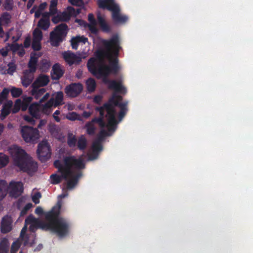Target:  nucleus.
<instances>
[{
  "mask_svg": "<svg viewBox=\"0 0 253 253\" xmlns=\"http://www.w3.org/2000/svg\"><path fill=\"white\" fill-rule=\"evenodd\" d=\"M77 141V140L75 136H72V134H69L67 139V143L70 147H75Z\"/></svg>",
  "mask_w": 253,
  "mask_h": 253,
  "instance_id": "nucleus-38",
  "label": "nucleus"
},
{
  "mask_svg": "<svg viewBox=\"0 0 253 253\" xmlns=\"http://www.w3.org/2000/svg\"><path fill=\"white\" fill-rule=\"evenodd\" d=\"M47 3L46 2H42L41 3L38 8V10L42 12L43 10L45 9L47 6Z\"/></svg>",
  "mask_w": 253,
  "mask_h": 253,
  "instance_id": "nucleus-58",
  "label": "nucleus"
},
{
  "mask_svg": "<svg viewBox=\"0 0 253 253\" xmlns=\"http://www.w3.org/2000/svg\"><path fill=\"white\" fill-rule=\"evenodd\" d=\"M50 25V20H43V19H40L37 24L38 27L44 31L47 30Z\"/></svg>",
  "mask_w": 253,
  "mask_h": 253,
  "instance_id": "nucleus-32",
  "label": "nucleus"
},
{
  "mask_svg": "<svg viewBox=\"0 0 253 253\" xmlns=\"http://www.w3.org/2000/svg\"><path fill=\"white\" fill-rule=\"evenodd\" d=\"M42 197V194L40 192H37L34 194L32 197L33 202L35 204H38L40 203V199Z\"/></svg>",
  "mask_w": 253,
  "mask_h": 253,
  "instance_id": "nucleus-44",
  "label": "nucleus"
},
{
  "mask_svg": "<svg viewBox=\"0 0 253 253\" xmlns=\"http://www.w3.org/2000/svg\"><path fill=\"white\" fill-rule=\"evenodd\" d=\"M8 242L4 238L0 242V253H8Z\"/></svg>",
  "mask_w": 253,
  "mask_h": 253,
  "instance_id": "nucleus-34",
  "label": "nucleus"
},
{
  "mask_svg": "<svg viewBox=\"0 0 253 253\" xmlns=\"http://www.w3.org/2000/svg\"><path fill=\"white\" fill-rule=\"evenodd\" d=\"M61 204L58 203L57 206H54L46 213L45 217L46 220L45 230H50L60 238L68 236L70 232L71 224L69 220L60 217Z\"/></svg>",
  "mask_w": 253,
  "mask_h": 253,
  "instance_id": "nucleus-2",
  "label": "nucleus"
},
{
  "mask_svg": "<svg viewBox=\"0 0 253 253\" xmlns=\"http://www.w3.org/2000/svg\"><path fill=\"white\" fill-rule=\"evenodd\" d=\"M54 166L62 174V177L65 180L75 176L72 170L73 168L82 169L85 167L83 159H76L74 156L65 157L64 158V164L60 160H56L54 162Z\"/></svg>",
  "mask_w": 253,
  "mask_h": 253,
  "instance_id": "nucleus-4",
  "label": "nucleus"
},
{
  "mask_svg": "<svg viewBox=\"0 0 253 253\" xmlns=\"http://www.w3.org/2000/svg\"><path fill=\"white\" fill-rule=\"evenodd\" d=\"M49 99H52L54 107L61 105L63 104V93L62 91H58L55 94V97H52Z\"/></svg>",
  "mask_w": 253,
  "mask_h": 253,
  "instance_id": "nucleus-27",
  "label": "nucleus"
},
{
  "mask_svg": "<svg viewBox=\"0 0 253 253\" xmlns=\"http://www.w3.org/2000/svg\"><path fill=\"white\" fill-rule=\"evenodd\" d=\"M32 48L34 51H39L42 48L41 41L33 40Z\"/></svg>",
  "mask_w": 253,
  "mask_h": 253,
  "instance_id": "nucleus-42",
  "label": "nucleus"
},
{
  "mask_svg": "<svg viewBox=\"0 0 253 253\" xmlns=\"http://www.w3.org/2000/svg\"><path fill=\"white\" fill-rule=\"evenodd\" d=\"M86 89L89 92H93L96 88V84L93 78H90L86 81Z\"/></svg>",
  "mask_w": 253,
  "mask_h": 253,
  "instance_id": "nucleus-30",
  "label": "nucleus"
},
{
  "mask_svg": "<svg viewBox=\"0 0 253 253\" xmlns=\"http://www.w3.org/2000/svg\"><path fill=\"white\" fill-rule=\"evenodd\" d=\"M41 56L35 52H32L30 54V58L28 64V71L32 73H35L37 70V66L38 62V58Z\"/></svg>",
  "mask_w": 253,
  "mask_h": 253,
  "instance_id": "nucleus-17",
  "label": "nucleus"
},
{
  "mask_svg": "<svg viewBox=\"0 0 253 253\" xmlns=\"http://www.w3.org/2000/svg\"><path fill=\"white\" fill-rule=\"evenodd\" d=\"M82 173L81 172H79L75 174V176L68 180L63 184L62 191L63 193L59 196L61 198H64L68 195L67 190H72L74 188L76 185L78 184L80 178L82 176Z\"/></svg>",
  "mask_w": 253,
  "mask_h": 253,
  "instance_id": "nucleus-11",
  "label": "nucleus"
},
{
  "mask_svg": "<svg viewBox=\"0 0 253 253\" xmlns=\"http://www.w3.org/2000/svg\"><path fill=\"white\" fill-rule=\"evenodd\" d=\"M31 44V38L30 37H27L25 38L24 42H23V46L27 48L30 47Z\"/></svg>",
  "mask_w": 253,
  "mask_h": 253,
  "instance_id": "nucleus-52",
  "label": "nucleus"
},
{
  "mask_svg": "<svg viewBox=\"0 0 253 253\" xmlns=\"http://www.w3.org/2000/svg\"><path fill=\"white\" fill-rule=\"evenodd\" d=\"M38 228H41V227L35 223L31 224L29 226V229L30 231L35 233Z\"/></svg>",
  "mask_w": 253,
  "mask_h": 253,
  "instance_id": "nucleus-51",
  "label": "nucleus"
},
{
  "mask_svg": "<svg viewBox=\"0 0 253 253\" xmlns=\"http://www.w3.org/2000/svg\"><path fill=\"white\" fill-rule=\"evenodd\" d=\"M28 111L30 114L36 119L40 117V105L38 104H32L30 105L28 108Z\"/></svg>",
  "mask_w": 253,
  "mask_h": 253,
  "instance_id": "nucleus-25",
  "label": "nucleus"
},
{
  "mask_svg": "<svg viewBox=\"0 0 253 253\" xmlns=\"http://www.w3.org/2000/svg\"><path fill=\"white\" fill-rule=\"evenodd\" d=\"M22 136L26 142H34L39 138V131L36 128L27 126H23L21 130Z\"/></svg>",
  "mask_w": 253,
  "mask_h": 253,
  "instance_id": "nucleus-9",
  "label": "nucleus"
},
{
  "mask_svg": "<svg viewBox=\"0 0 253 253\" xmlns=\"http://www.w3.org/2000/svg\"><path fill=\"white\" fill-rule=\"evenodd\" d=\"M88 20L90 22L89 24H92L93 23V24L97 23V22H96V20L95 19L92 13H89L88 15Z\"/></svg>",
  "mask_w": 253,
  "mask_h": 253,
  "instance_id": "nucleus-56",
  "label": "nucleus"
},
{
  "mask_svg": "<svg viewBox=\"0 0 253 253\" xmlns=\"http://www.w3.org/2000/svg\"><path fill=\"white\" fill-rule=\"evenodd\" d=\"M20 248V244L18 242H14L11 247L10 253H16Z\"/></svg>",
  "mask_w": 253,
  "mask_h": 253,
  "instance_id": "nucleus-45",
  "label": "nucleus"
},
{
  "mask_svg": "<svg viewBox=\"0 0 253 253\" xmlns=\"http://www.w3.org/2000/svg\"><path fill=\"white\" fill-rule=\"evenodd\" d=\"M71 42L72 48L74 49H77L78 48L79 43V42L78 41L77 37H76L72 39Z\"/></svg>",
  "mask_w": 253,
  "mask_h": 253,
  "instance_id": "nucleus-47",
  "label": "nucleus"
},
{
  "mask_svg": "<svg viewBox=\"0 0 253 253\" xmlns=\"http://www.w3.org/2000/svg\"><path fill=\"white\" fill-rule=\"evenodd\" d=\"M34 73L28 70H25L23 72V76L21 77V83L23 86L27 87L32 83L34 79Z\"/></svg>",
  "mask_w": 253,
  "mask_h": 253,
  "instance_id": "nucleus-18",
  "label": "nucleus"
},
{
  "mask_svg": "<svg viewBox=\"0 0 253 253\" xmlns=\"http://www.w3.org/2000/svg\"><path fill=\"white\" fill-rule=\"evenodd\" d=\"M52 22L54 24H57L59 22L62 21L60 14H57L56 16H54L51 19Z\"/></svg>",
  "mask_w": 253,
  "mask_h": 253,
  "instance_id": "nucleus-53",
  "label": "nucleus"
},
{
  "mask_svg": "<svg viewBox=\"0 0 253 253\" xmlns=\"http://www.w3.org/2000/svg\"><path fill=\"white\" fill-rule=\"evenodd\" d=\"M92 152L90 159H95L97 158L99 153L102 150V146L100 142L94 141L92 145Z\"/></svg>",
  "mask_w": 253,
  "mask_h": 253,
  "instance_id": "nucleus-23",
  "label": "nucleus"
},
{
  "mask_svg": "<svg viewBox=\"0 0 253 253\" xmlns=\"http://www.w3.org/2000/svg\"><path fill=\"white\" fill-rule=\"evenodd\" d=\"M12 219L8 215L4 216L2 218L0 224V230L2 233L9 232L12 229Z\"/></svg>",
  "mask_w": 253,
  "mask_h": 253,
  "instance_id": "nucleus-16",
  "label": "nucleus"
},
{
  "mask_svg": "<svg viewBox=\"0 0 253 253\" xmlns=\"http://www.w3.org/2000/svg\"><path fill=\"white\" fill-rule=\"evenodd\" d=\"M83 86L81 83H72L66 86L65 92L66 95L71 97L78 96L83 91Z\"/></svg>",
  "mask_w": 253,
  "mask_h": 253,
  "instance_id": "nucleus-13",
  "label": "nucleus"
},
{
  "mask_svg": "<svg viewBox=\"0 0 253 253\" xmlns=\"http://www.w3.org/2000/svg\"><path fill=\"white\" fill-rule=\"evenodd\" d=\"M8 162V157L6 155L2 154L0 155V169L6 166Z\"/></svg>",
  "mask_w": 253,
  "mask_h": 253,
  "instance_id": "nucleus-39",
  "label": "nucleus"
},
{
  "mask_svg": "<svg viewBox=\"0 0 253 253\" xmlns=\"http://www.w3.org/2000/svg\"><path fill=\"white\" fill-rule=\"evenodd\" d=\"M12 97L17 98L19 97L22 93V90L20 88L13 87L10 90Z\"/></svg>",
  "mask_w": 253,
  "mask_h": 253,
  "instance_id": "nucleus-40",
  "label": "nucleus"
},
{
  "mask_svg": "<svg viewBox=\"0 0 253 253\" xmlns=\"http://www.w3.org/2000/svg\"><path fill=\"white\" fill-rule=\"evenodd\" d=\"M68 31L66 24L61 23L57 26L54 31L50 33V41L53 46H58L65 39Z\"/></svg>",
  "mask_w": 253,
  "mask_h": 253,
  "instance_id": "nucleus-7",
  "label": "nucleus"
},
{
  "mask_svg": "<svg viewBox=\"0 0 253 253\" xmlns=\"http://www.w3.org/2000/svg\"><path fill=\"white\" fill-rule=\"evenodd\" d=\"M84 128L86 129V133L89 135L92 136L95 134L96 128L91 122H87Z\"/></svg>",
  "mask_w": 253,
  "mask_h": 253,
  "instance_id": "nucleus-28",
  "label": "nucleus"
},
{
  "mask_svg": "<svg viewBox=\"0 0 253 253\" xmlns=\"http://www.w3.org/2000/svg\"><path fill=\"white\" fill-rule=\"evenodd\" d=\"M6 194L7 192L0 186V201L5 197Z\"/></svg>",
  "mask_w": 253,
  "mask_h": 253,
  "instance_id": "nucleus-60",
  "label": "nucleus"
},
{
  "mask_svg": "<svg viewBox=\"0 0 253 253\" xmlns=\"http://www.w3.org/2000/svg\"><path fill=\"white\" fill-rule=\"evenodd\" d=\"M104 49L97 50L95 55L98 60L90 58L87 61L88 71L97 79H102L103 82L108 85V88L116 91L126 93V88L121 83L108 79L110 74H116L119 69L118 56L121 48L118 35H114L108 40L102 42Z\"/></svg>",
  "mask_w": 253,
  "mask_h": 253,
  "instance_id": "nucleus-1",
  "label": "nucleus"
},
{
  "mask_svg": "<svg viewBox=\"0 0 253 253\" xmlns=\"http://www.w3.org/2000/svg\"><path fill=\"white\" fill-rule=\"evenodd\" d=\"M62 55L65 61L70 66L74 64L78 65L82 61V58L80 56L77 55L71 51H65Z\"/></svg>",
  "mask_w": 253,
  "mask_h": 253,
  "instance_id": "nucleus-14",
  "label": "nucleus"
},
{
  "mask_svg": "<svg viewBox=\"0 0 253 253\" xmlns=\"http://www.w3.org/2000/svg\"><path fill=\"white\" fill-rule=\"evenodd\" d=\"M51 15L49 13V12H45L43 13H42V17L41 19H43V20H50V16Z\"/></svg>",
  "mask_w": 253,
  "mask_h": 253,
  "instance_id": "nucleus-59",
  "label": "nucleus"
},
{
  "mask_svg": "<svg viewBox=\"0 0 253 253\" xmlns=\"http://www.w3.org/2000/svg\"><path fill=\"white\" fill-rule=\"evenodd\" d=\"M10 47L12 51H16L23 47V46L21 44H20L17 43H14L11 44Z\"/></svg>",
  "mask_w": 253,
  "mask_h": 253,
  "instance_id": "nucleus-49",
  "label": "nucleus"
},
{
  "mask_svg": "<svg viewBox=\"0 0 253 253\" xmlns=\"http://www.w3.org/2000/svg\"><path fill=\"white\" fill-rule=\"evenodd\" d=\"M78 115L75 112H72L70 114V116L68 117V119L71 121H75L77 120Z\"/></svg>",
  "mask_w": 253,
  "mask_h": 253,
  "instance_id": "nucleus-57",
  "label": "nucleus"
},
{
  "mask_svg": "<svg viewBox=\"0 0 253 253\" xmlns=\"http://www.w3.org/2000/svg\"><path fill=\"white\" fill-rule=\"evenodd\" d=\"M97 3L99 8L112 11V17L115 22L125 23L128 20L126 15L120 14V7L115 2L114 0H98Z\"/></svg>",
  "mask_w": 253,
  "mask_h": 253,
  "instance_id": "nucleus-6",
  "label": "nucleus"
},
{
  "mask_svg": "<svg viewBox=\"0 0 253 253\" xmlns=\"http://www.w3.org/2000/svg\"><path fill=\"white\" fill-rule=\"evenodd\" d=\"M43 34L41 30L36 28L33 33V40L42 41Z\"/></svg>",
  "mask_w": 253,
  "mask_h": 253,
  "instance_id": "nucleus-36",
  "label": "nucleus"
},
{
  "mask_svg": "<svg viewBox=\"0 0 253 253\" xmlns=\"http://www.w3.org/2000/svg\"><path fill=\"white\" fill-rule=\"evenodd\" d=\"M64 71L58 64L53 65L51 72V77L53 80H58L64 74Z\"/></svg>",
  "mask_w": 253,
  "mask_h": 253,
  "instance_id": "nucleus-19",
  "label": "nucleus"
},
{
  "mask_svg": "<svg viewBox=\"0 0 253 253\" xmlns=\"http://www.w3.org/2000/svg\"><path fill=\"white\" fill-rule=\"evenodd\" d=\"M50 178L51 179V183L53 184H57L61 182L62 180L64 178L62 177V174L61 175H59L57 174H52L50 175Z\"/></svg>",
  "mask_w": 253,
  "mask_h": 253,
  "instance_id": "nucleus-37",
  "label": "nucleus"
},
{
  "mask_svg": "<svg viewBox=\"0 0 253 253\" xmlns=\"http://www.w3.org/2000/svg\"><path fill=\"white\" fill-rule=\"evenodd\" d=\"M122 100L123 97L122 96L114 94L106 102L109 104L110 107L113 109V115L115 118L116 115L115 107L118 106L120 108V111L118 114V119L120 121H122L127 112V102L122 103L121 102Z\"/></svg>",
  "mask_w": 253,
  "mask_h": 253,
  "instance_id": "nucleus-8",
  "label": "nucleus"
},
{
  "mask_svg": "<svg viewBox=\"0 0 253 253\" xmlns=\"http://www.w3.org/2000/svg\"><path fill=\"white\" fill-rule=\"evenodd\" d=\"M36 214L41 215L43 213V209L41 207H37L35 211Z\"/></svg>",
  "mask_w": 253,
  "mask_h": 253,
  "instance_id": "nucleus-64",
  "label": "nucleus"
},
{
  "mask_svg": "<svg viewBox=\"0 0 253 253\" xmlns=\"http://www.w3.org/2000/svg\"><path fill=\"white\" fill-rule=\"evenodd\" d=\"M12 102L9 100L3 105L0 115L1 119H4L10 113L11 108L12 106Z\"/></svg>",
  "mask_w": 253,
  "mask_h": 253,
  "instance_id": "nucleus-26",
  "label": "nucleus"
},
{
  "mask_svg": "<svg viewBox=\"0 0 253 253\" xmlns=\"http://www.w3.org/2000/svg\"><path fill=\"white\" fill-rule=\"evenodd\" d=\"M77 37L78 39L79 43L83 42L84 43H85L88 41V39L84 36H77Z\"/></svg>",
  "mask_w": 253,
  "mask_h": 253,
  "instance_id": "nucleus-61",
  "label": "nucleus"
},
{
  "mask_svg": "<svg viewBox=\"0 0 253 253\" xmlns=\"http://www.w3.org/2000/svg\"><path fill=\"white\" fill-rule=\"evenodd\" d=\"M37 154L39 160L44 162L51 157V149L47 141H42L38 146Z\"/></svg>",
  "mask_w": 253,
  "mask_h": 253,
  "instance_id": "nucleus-10",
  "label": "nucleus"
},
{
  "mask_svg": "<svg viewBox=\"0 0 253 253\" xmlns=\"http://www.w3.org/2000/svg\"><path fill=\"white\" fill-rule=\"evenodd\" d=\"M11 15L7 12H3L0 17V23L2 25H7L11 22Z\"/></svg>",
  "mask_w": 253,
  "mask_h": 253,
  "instance_id": "nucleus-29",
  "label": "nucleus"
},
{
  "mask_svg": "<svg viewBox=\"0 0 253 253\" xmlns=\"http://www.w3.org/2000/svg\"><path fill=\"white\" fill-rule=\"evenodd\" d=\"M102 97L100 95H96L93 98V102L96 104H100L101 101Z\"/></svg>",
  "mask_w": 253,
  "mask_h": 253,
  "instance_id": "nucleus-62",
  "label": "nucleus"
},
{
  "mask_svg": "<svg viewBox=\"0 0 253 253\" xmlns=\"http://www.w3.org/2000/svg\"><path fill=\"white\" fill-rule=\"evenodd\" d=\"M4 8L7 10H11L12 9V4L10 1L6 0L3 4Z\"/></svg>",
  "mask_w": 253,
  "mask_h": 253,
  "instance_id": "nucleus-54",
  "label": "nucleus"
},
{
  "mask_svg": "<svg viewBox=\"0 0 253 253\" xmlns=\"http://www.w3.org/2000/svg\"><path fill=\"white\" fill-rule=\"evenodd\" d=\"M45 91V89L43 88L41 89H39V88H32L31 93L32 95L34 96L36 99H38L43 95Z\"/></svg>",
  "mask_w": 253,
  "mask_h": 253,
  "instance_id": "nucleus-35",
  "label": "nucleus"
},
{
  "mask_svg": "<svg viewBox=\"0 0 253 253\" xmlns=\"http://www.w3.org/2000/svg\"><path fill=\"white\" fill-rule=\"evenodd\" d=\"M49 13L51 15H54L57 12V7H51L49 6Z\"/></svg>",
  "mask_w": 253,
  "mask_h": 253,
  "instance_id": "nucleus-63",
  "label": "nucleus"
},
{
  "mask_svg": "<svg viewBox=\"0 0 253 253\" xmlns=\"http://www.w3.org/2000/svg\"><path fill=\"white\" fill-rule=\"evenodd\" d=\"M97 20L98 24L103 32L109 33L111 31L110 26L106 23L104 17L100 14H97Z\"/></svg>",
  "mask_w": 253,
  "mask_h": 253,
  "instance_id": "nucleus-21",
  "label": "nucleus"
},
{
  "mask_svg": "<svg viewBox=\"0 0 253 253\" xmlns=\"http://www.w3.org/2000/svg\"><path fill=\"white\" fill-rule=\"evenodd\" d=\"M33 207V204L31 203H29L27 204L21 210L20 216H23L25 215H26L28 211H29V210Z\"/></svg>",
  "mask_w": 253,
  "mask_h": 253,
  "instance_id": "nucleus-43",
  "label": "nucleus"
},
{
  "mask_svg": "<svg viewBox=\"0 0 253 253\" xmlns=\"http://www.w3.org/2000/svg\"><path fill=\"white\" fill-rule=\"evenodd\" d=\"M74 11V8L69 6L67 7L66 10L60 13L62 21H69L71 17L73 16V12Z\"/></svg>",
  "mask_w": 253,
  "mask_h": 253,
  "instance_id": "nucleus-24",
  "label": "nucleus"
},
{
  "mask_svg": "<svg viewBox=\"0 0 253 253\" xmlns=\"http://www.w3.org/2000/svg\"><path fill=\"white\" fill-rule=\"evenodd\" d=\"M69 2L73 5L82 6L84 5L83 0H68Z\"/></svg>",
  "mask_w": 253,
  "mask_h": 253,
  "instance_id": "nucleus-46",
  "label": "nucleus"
},
{
  "mask_svg": "<svg viewBox=\"0 0 253 253\" xmlns=\"http://www.w3.org/2000/svg\"><path fill=\"white\" fill-rule=\"evenodd\" d=\"M95 110L99 113V117L94 118L90 121L94 123L99 124L104 118V112H107L106 117L107 118L108 123L107 124V130L109 131L114 132L117 128V121L113 115V110L108 103H104L103 106L96 107Z\"/></svg>",
  "mask_w": 253,
  "mask_h": 253,
  "instance_id": "nucleus-5",
  "label": "nucleus"
},
{
  "mask_svg": "<svg viewBox=\"0 0 253 253\" xmlns=\"http://www.w3.org/2000/svg\"><path fill=\"white\" fill-rule=\"evenodd\" d=\"M10 152L14 165L18 167L21 171L26 172L30 176H32L37 171V163L35 162L24 150L18 146L13 145L10 149Z\"/></svg>",
  "mask_w": 253,
  "mask_h": 253,
  "instance_id": "nucleus-3",
  "label": "nucleus"
},
{
  "mask_svg": "<svg viewBox=\"0 0 253 253\" xmlns=\"http://www.w3.org/2000/svg\"><path fill=\"white\" fill-rule=\"evenodd\" d=\"M60 114V111L58 110H56L53 114V117L57 122H59L61 120L60 118L58 117V115Z\"/></svg>",
  "mask_w": 253,
  "mask_h": 253,
  "instance_id": "nucleus-55",
  "label": "nucleus"
},
{
  "mask_svg": "<svg viewBox=\"0 0 253 253\" xmlns=\"http://www.w3.org/2000/svg\"><path fill=\"white\" fill-rule=\"evenodd\" d=\"M97 23L88 24V28L90 32L94 34H96L98 32V30L96 27Z\"/></svg>",
  "mask_w": 253,
  "mask_h": 253,
  "instance_id": "nucleus-48",
  "label": "nucleus"
},
{
  "mask_svg": "<svg viewBox=\"0 0 253 253\" xmlns=\"http://www.w3.org/2000/svg\"><path fill=\"white\" fill-rule=\"evenodd\" d=\"M34 117L32 116H28V115H25L24 117V119L25 121L28 122V123H30L31 124L34 125L35 123V121L34 119Z\"/></svg>",
  "mask_w": 253,
  "mask_h": 253,
  "instance_id": "nucleus-50",
  "label": "nucleus"
},
{
  "mask_svg": "<svg viewBox=\"0 0 253 253\" xmlns=\"http://www.w3.org/2000/svg\"><path fill=\"white\" fill-rule=\"evenodd\" d=\"M9 196L16 198L23 192V184L21 181H11L8 186Z\"/></svg>",
  "mask_w": 253,
  "mask_h": 253,
  "instance_id": "nucleus-12",
  "label": "nucleus"
},
{
  "mask_svg": "<svg viewBox=\"0 0 253 253\" xmlns=\"http://www.w3.org/2000/svg\"><path fill=\"white\" fill-rule=\"evenodd\" d=\"M78 148L80 150H84L87 146V140L84 135L79 137L77 142Z\"/></svg>",
  "mask_w": 253,
  "mask_h": 253,
  "instance_id": "nucleus-33",
  "label": "nucleus"
},
{
  "mask_svg": "<svg viewBox=\"0 0 253 253\" xmlns=\"http://www.w3.org/2000/svg\"><path fill=\"white\" fill-rule=\"evenodd\" d=\"M25 223L26 225H31L32 224H37V225L41 226V229L45 230V225L44 224H46V221H40L36 218L32 214H30L25 219Z\"/></svg>",
  "mask_w": 253,
  "mask_h": 253,
  "instance_id": "nucleus-20",
  "label": "nucleus"
},
{
  "mask_svg": "<svg viewBox=\"0 0 253 253\" xmlns=\"http://www.w3.org/2000/svg\"><path fill=\"white\" fill-rule=\"evenodd\" d=\"M9 90L7 88H4L2 91L0 93V104L5 100L9 94Z\"/></svg>",
  "mask_w": 253,
  "mask_h": 253,
  "instance_id": "nucleus-41",
  "label": "nucleus"
},
{
  "mask_svg": "<svg viewBox=\"0 0 253 253\" xmlns=\"http://www.w3.org/2000/svg\"><path fill=\"white\" fill-rule=\"evenodd\" d=\"M49 82V77L45 75H39L31 85L32 88H39L46 86Z\"/></svg>",
  "mask_w": 253,
  "mask_h": 253,
  "instance_id": "nucleus-15",
  "label": "nucleus"
},
{
  "mask_svg": "<svg viewBox=\"0 0 253 253\" xmlns=\"http://www.w3.org/2000/svg\"><path fill=\"white\" fill-rule=\"evenodd\" d=\"M114 132L106 131L104 129H101L98 133L97 139L95 141L101 142L104 140L105 137L110 136Z\"/></svg>",
  "mask_w": 253,
  "mask_h": 253,
  "instance_id": "nucleus-31",
  "label": "nucleus"
},
{
  "mask_svg": "<svg viewBox=\"0 0 253 253\" xmlns=\"http://www.w3.org/2000/svg\"><path fill=\"white\" fill-rule=\"evenodd\" d=\"M40 112L49 115L52 111L53 105L52 99H49L44 104H39Z\"/></svg>",
  "mask_w": 253,
  "mask_h": 253,
  "instance_id": "nucleus-22",
  "label": "nucleus"
}]
</instances>
